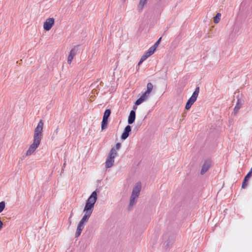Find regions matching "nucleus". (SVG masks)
Returning <instances> with one entry per match:
<instances>
[{
  "instance_id": "obj_1",
  "label": "nucleus",
  "mask_w": 252,
  "mask_h": 252,
  "mask_svg": "<svg viewBox=\"0 0 252 252\" xmlns=\"http://www.w3.org/2000/svg\"><path fill=\"white\" fill-rule=\"evenodd\" d=\"M97 192L96 191H94L87 200L83 210L84 215L77 225L76 232L75 233V237L76 238L80 235L86 223L88 221L93 212L94 204L97 200Z\"/></svg>"
},
{
  "instance_id": "obj_2",
  "label": "nucleus",
  "mask_w": 252,
  "mask_h": 252,
  "mask_svg": "<svg viewBox=\"0 0 252 252\" xmlns=\"http://www.w3.org/2000/svg\"><path fill=\"white\" fill-rule=\"evenodd\" d=\"M44 122L40 120L33 132V140L26 152V156L29 157L34 154L36 150L40 145L43 137Z\"/></svg>"
},
{
  "instance_id": "obj_3",
  "label": "nucleus",
  "mask_w": 252,
  "mask_h": 252,
  "mask_svg": "<svg viewBox=\"0 0 252 252\" xmlns=\"http://www.w3.org/2000/svg\"><path fill=\"white\" fill-rule=\"evenodd\" d=\"M141 189V183L139 182L137 183L132 189L129 201V207H132L136 203L140 194Z\"/></svg>"
},
{
  "instance_id": "obj_4",
  "label": "nucleus",
  "mask_w": 252,
  "mask_h": 252,
  "mask_svg": "<svg viewBox=\"0 0 252 252\" xmlns=\"http://www.w3.org/2000/svg\"><path fill=\"white\" fill-rule=\"evenodd\" d=\"M118 153L116 152L115 148H112L108 156L105 161L106 168H109L113 166L114 163L115 158L117 157Z\"/></svg>"
},
{
  "instance_id": "obj_5",
  "label": "nucleus",
  "mask_w": 252,
  "mask_h": 252,
  "mask_svg": "<svg viewBox=\"0 0 252 252\" xmlns=\"http://www.w3.org/2000/svg\"><path fill=\"white\" fill-rule=\"evenodd\" d=\"M199 93V87H197L196 88V89H195V91L193 93L192 95L189 99V100H188V101L186 104L185 108L187 110H189L191 108V105L195 102V101L196 100L198 96Z\"/></svg>"
},
{
  "instance_id": "obj_6",
  "label": "nucleus",
  "mask_w": 252,
  "mask_h": 252,
  "mask_svg": "<svg viewBox=\"0 0 252 252\" xmlns=\"http://www.w3.org/2000/svg\"><path fill=\"white\" fill-rule=\"evenodd\" d=\"M55 23V19L54 18H48L46 19L43 24V29L46 31H49L51 29Z\"/></svg>"
},
{
  "instance_id": "obj_7",
  "label": "nucleus",
  "mask_w": 252,
  "mask_h": 252,
  "mask_svg": "<svg viewBox=\"0 0 252 252\" xmlns=\"http://www.w3.org/2000/svg\"><path fill=\"white\" fill-rule=\"evenodd\" d=\"M212 165V161L210 159L206 160L201 168L200 173L202 175L205 174Z\"/></svg>"
},
{
  "instance_id": "obj_8",
  "label": "nucleus",
  "mask_w": 252,
  "mask_h": 252,
  "mask_svg": "<svg viewBox=\"0 0 252 252\" xmlns=\"http://www.w3.org/2000/svg\"><path fill=\"white\" fill-rule=\"evenodd\" d=\"M131 130V126L129 125L126 126L125 129L124 131L123 132L122 135H121V139L122 140H125L129 136V132Z\"/></svg>"
},
{
  "instance_id": "obj_9",
  "label": "nucleus",
  "mask_w": 252,
  "mask_h": 252,
  "mask_svg": "<svg viewBox=\"0 0 252 252\" xmlns=\"http://www.w3.org/2000/svg\"><path fill=\"white\" fill-rule=\"evenodd\" d=\"M77 50V48L76 47H74L70 51L67 59V63L68 64H70L71 63L74 57L76 54Z\"/></svg>"
},
{
  "instance_id": "obj_10",
  "label": "nucleus",
  "mask_w": 252,
  "mask_h": 252,
  "mask_svg": "<svg viewBox=\"0 0 252 252\" xmlns=\"http://www.w3.org/2000/svg\"><path fill=\"white\" fill-rule=\"evenodd\" d=\"M149 95L147 94L146 93H144L136 101L135 104L136 105H139L143 103L145 100H146Z\"/></svg>"
},
{
  "instance_id": "obj_11",
  "label": "nucleus",
  "mask_w": 252,
  "mask_h": 252,
  "mask_svg": "<svg viewBox=\"0 0 252 252\" xmlns=\"http://www.w3.org/2000/svg\"><path fill=\"white\" fill-rule=\"evenodd\" d=\"M135 112L134 110H131L130 112L128 118V123L129 124H132L135 121Z\"/></svg>"
},
{
  "instance_id": "obj_12",
  "label": "nucleus",
  "mask_w": 252,
  "mask_h": 252,
  "mask_svg": "<svg viewBox=\"0 0 252 252\" xmlns=\"http://www.w3.org/2000/svg\"><path fill=\"white\" fill-rule=\"evenodd\" d=\"M243 103V100L238 99L235 106L234 108V113L237 114Z\"/></svg>"
},
{
  "instance_id": "obj_13",
  "label": "nucleus",
  "mask_w": 252,
  "mask_h": 252,
  "mask_svg": "<svg viewBox=\"0 0 252 252\" xmlns=\"http://www.w3.org/2000/svg\"><path fill=\"white\" fill-rule=\"evenodd\" d=\"M155 51V50L154 48H153L152 47H151L148 50L144 53V54L142 56L143 58H145L146 60L151 56L152 55H153Z\"/></svg>"
},
{
  "instance_id": "obj_14",
  "label": "nucleus",
  "mask_w": 252,
  "mask_h": 252,
  "mask_svg": "<svg viewBox=\"0 0 252 252\" xmlns=\"http://www.w3.org/2000/svg\"><path fill=\"white\" fill-rule=\"evenodd\" d=\"M147 2V0H139L138 4V9L139 11H142Z\"/></svg>"
},
{
  "instance_id": "obj_15",
  "label": "nucleus",
  "mask_w": 252,
  "mask_h": 252,
  "mask_svg": "<svg viewBox=\"0 0 252 252\" xmlns=\"http://www.w3.org/2000/svg\"><path fill=\"white\" fill-rule=\"evenodd\" d=\"M153 89V85L151 83H148L147 85V90L144 92L150 96V93L152 92Z\"/></svg>"
},
{
  "instance_id": "obj_16",
  "label": "nucleus",
  "mask_w": 252,
  "mask_h": 252,
  "mask_svg": "<svg viewBox=\"0 0 252 252\" xmlns=\"http://www.w3.org/2000/svg\"><path fill=\"white\" fill-rule=\"evenodd\" d=\"M111 114V110L109 109H106L103 114V119L108 120Z\"/></svg>"
},
{
  "instance_id": "obj_17",
  "label": "nucleus",
  "mask_w": 252,
  "mask_h": 252,
  "mask_svg": "<svg viewBox=\"0 0 252 252\" xmlns=\"http://www.w3.org/2000/svg\"><path fill=\"white\" fill-rule=\"evenodd\" d=\"M108 125L107 120V119H102V121L101 123V129L104 130L106 128Z\"/></svg>"
},
{
  "instance_id": "obj_18",
  "label": "nucleus",
  "mask_w": 252,
  "mask_h": 252,
  "mask_svg": "<svg viewBox=\"0 0 252 252\" xmlns=\"http://www.w3.org/2000/svg\"><path fill=\"white\" fill-rule=\"evenodd\" d=\"M220 17H221V14L220 13H218L216 14V16L214 17V22L215 24L218 23L220 20Z\"/></svg>"
},
{
  "instance_id": "obj_19",
  "label": "nucleus",
  "mask_w": 252,
  "mask_h": 252,
  "mask_svg": "<svg viewBox=\"0 0 252 252\" xmlns=\"http://www.w3.org/2000/svg\"><path fill=\"white\" fill-rule=\"evenodd\" d=\"M5 206V203L4 201L0 202V213L3 211Z\"/></svg>"
},
{
  "instance_id": "obj_20",
  "label": "nucleus",
  "mask_w": 252,
  "mask_h": 252,
  "mask_svg": "<svg viewBox=\"0 0 252 252\" xmlns=\"http://www.w3.org/2000/svg\"><path fill=\"white\" fill-rule=\"evenodd\" d=\"M252 173V168L251 169L249 172L246 175V176L245 177V180H248L251 177V174Z\"/></svg>"
},
{
  "instance_id": "obj_21",
  "label": "nucleus",
  "mask_w": 252,
  "mask_h": 252,
  "mask_svg": "<svg viewBox=\"0 0 252 252\" xmlns=\"http://www.w3.org/2000/svg\"><path fill=\"white\" fill-rule=\"evenodd\" d=\"M161 39V37H160L158 39V40L155 43V44L153 46H152V47L153 48H154L155 50H156V48H157L158 44L159 43V42H160Z\"/></svg>"
},
{
  "instance_id": "obj_22",
  "label": "nucleus",
  "mask_w": 252,
  "mask_h": 252,
  "mask_svg": "<svg viewBox=\"0 0 252 252\" xmlns=\"http://www.w3.org/2000/svg\"><path fill=\"white\" fill-rule=\"evenodd\" d=\"M247 181H248V180H245V179H244L243 183H242V188L245 189L246 188V187L247 186L246 182H247Z\"/></svg>"
},
{
  "instance_id": "obj_23",
  "label": "nucleus",
  "mask_w": 252,
  "mask_h": 252,
  "mask_svg": "<svg viewBox=\"0 0 252 252\" xmlns=\"http://www.w3.org/2000/svg\"><path fill=\"white\" fill-rule=\"evenodd\" d=\"M121 147V144L120 143H118L116 144L115 147H114L116 149V152H117V150H119Z\"/></svg>"
},
{
  "instance_id": "obj_24",
  "label": "nucleus",
  "mask_w": 252,
  "mask_h": 252,
  "mask_svg": "<svg viewBox=\"0 0 252 252\" xmlns=\"http://www.w3.org/2000/svg\"><path fill=\"white\" fill-rule=\"evenodd\" d=\"M145 60H146V59L145 58H143V57L142 56L138 63V65H140Z\"/></svg>"
},
{
  "instance_id": "obj_25",
  "label": "nucleus",
  "mask_w": 252,
  "mask_h": 252,
  "mask_svg": "<svg viewBox=\"0 0 252 252\" xmlns=\"http://www.w3.org/2000/svg\"><path fill=\"white\" fill-rule=\"evenodd\" d=\"M58 131H59V128H57L55 131V132L56 133V134L58 133Z\"/></svg>"
},
{
  "instance_id": "obj_26",
  "label": "nucleus",
  "mask_w": 252,
  "mask_h": 252,
  "mask_svg": "<svg viewBox=\"0 0 252 252\" xmlns=\"http://www.w3.org/2000/svg\"><path fill=\"white\" fill-rule=\"evenodd\" d=\"M72 215H73V213H71L70 216V218L72 217Z\"/></svg>"
}]
</instances>
